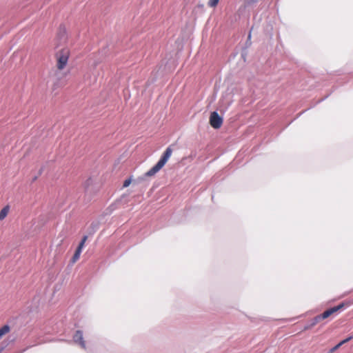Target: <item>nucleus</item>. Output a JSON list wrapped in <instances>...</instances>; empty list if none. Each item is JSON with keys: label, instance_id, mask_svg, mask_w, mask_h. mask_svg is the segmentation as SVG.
<instances>
[{"label": "nucleus", "instance_id": "20e7f679", "mask_svg": "<svg viewBox=\"0 0 353 353\" xmlns=\"http://www.w3.org/2000/svg\"><path fill=\"white\" fill-rule=\"evenodd\" d=\"M352 304L350 301L343 302L340 303L339 305L334 306L333 307H331L325 312H323L322 314H319L322 321L330 317L333 314L337 313L338 312L343 310L345 307H349Z\"/></svg>", "mask_w": 353, "mask_h": 353}, {"label": "nucleus", "instance_id": "f8f14e48", "mask_svg": "<svg viewBox=\"0 0 353 353\" xmlns=\"http://www.w3.org/2000/svg\"><path fill=\"white\" fill-rule=\"evenodd\" d=\"M219 2V0H209L208 5L211 8H215Z\"/></svg>", "mask_w": 353, "mask_h": 353}, {"label": "nucleus", "instance_id": "9d476101", "mask_svg": "<svg viewBox=\"0 0 353 353\" xmlns=\"http://www.w3.org/2000/svg\"><path fill=\"white\" fill-rule=\"evenodd\" d=\"M9 210H10V208H9L8 205L5 206L4 208H3L1 210V211H0V221L4 219L7 216V215H8V214L9 212Z\"/></svg>", "mask_w": 353, "mask_h": 353}, {"label": "nucleus", "instance_id": "f257e3e1", "mask_svg": "<svg viewBox=\"0 0 353 353\" xmlns=\"http://www.w3.org/2000/svg\"><path fill=\"white\" fill-rule=\"evenodd\" d=\"M70 56V50L68 48L64 47L54 54L56 67L59 70H63L68 65Z\"/></svg>", "mask_w": 353, "mask_h": 353}, {"label": "nucleus", "instance_id": "f03ea898", "mask_svg": "<svg viewBox=\"0 0 353 353\" xmlns=\"http://www.w3.org/2000/svg\"><path fill=\"white\" fill-rule=\"evenodd\" d=\"M172 153V150L168 147L164 152L158 163L147 172H145V175L146 176L150 177L156 174V173H157L167 163L168 160L171 157Z\"/></svg>", "mask_w": 353, "mask_h": 353}, {"label": "nucleus", "instance_id": "9b49d317", "mask_svg": "<svg viewBox=\"0 0 353 353\" xmlns=\"http://www.w3.org/2000/svg\"><path fill=\"white\" fill-rule=\"evenodd\" d=\"M352 339V337H348L344 340H343L342 341H341L339 343H338L336 345H335L334 347H333L330 350V353H332L334 352V351H336V350H338L342 345L345 344V343L348 342L350 339Z\"/></svg>", "mask_w": 353, "mask_h": 353}, {"label": "nucleus", "instance_id": "4468645a", "mask_svg": "<svg viewBox=\"0 0 353 353\" xmlns=\"http://www.w3.org/2000/svg\"><path fill=\"white\" fill-rule=\"evenodd\" d=\"M3 350V347H0V353H1Z\"/></svg>", "mask_w": 353, "mask_h": 353}, {"label": "nucleus", "instance_id": "423d86ee", "mask_svg": "<svg viewBox=\"0 0 353 353\" xmlns=\"http://www.w3.org/2000/svg\"><path fill=\"white\" fill-rule=\"evenodd\" d=\"M86 240H87V236H83V238L82 239L80 243L79 244V245H78V247L71 259L72 263H74L79 260Z\"/></svg>", "mask_w": 353, "mask_h": 353}, {"label": "nucleus", "instance_id": "ddd939ff", "mask_svg": "<svg viewBox=\"0 0 353 353\" xmlns=\"http://www.w3.org/2000/svg\"><path fill=\"white\" fill-rule=\"evenodd\" d=\"M131 183V179H127L124 181L123 182V188H127L130 185V184Z\"/></svg>", "mask_w": 353, "mask_h": 353}, {"label": "nucleus", "instance_id": "7ed1b4c3", "mask_svg": "<svg viewBox=\"0 0 353 353\" xmlns=\"http://www.w3.org/2000/svg\"><path fill=\"white\" fill-rule=\"evenodd\" d=\"M172 153V150L168 147L164 152L158 163L147 172H145V175L146 176L150 177L156 174V173H157L167 163L168 160L171 157Z\"/></svg>", "mask_w": 353, "mask_h": 353}, {"label": "nucleus", "instance_id": "0eeeda50", "mask_svg": "<svg viewBox=\"0 0 353 353\" xmlns=\"http://www.w3.org/2000/svg\"><path fill=\"white\" fill-rule=\"evenodd\" d=\"M74 341L78 343L83 349L85 348V342L83 340V332L81 330H77L74 335Z\"/></svg>", "mask_w": 353, "mask_h": 353}, {"label": "nucleus", "instance_id": "6e6552de", "mask_svg": "<svg viewBox=\"0 0 353 353\" xmlns=\"http://www.w3.org/2000/svg\"><path fill=\"white\" fill-rule=\"evenodd\" d=\"M322 321V319L320 316V315H317L315 317H314L309 325H307L304 327L303 330H307L311 328H312L314 326H315L316 324Z\"/></svg>", "mask_w": 353, "mask_h": 353}, {"label": "nucleus", "instance_id": "1a4fd4ad", "mask_svg": "<svg viewBox=\"0 0 353 353\" xmlns=\"http://www.w3.org/2000/svg\"><path fill=\"white\" fill-rule=\"evenodd\" d=\"M10 332V327L8 325H4L0 328V340Z\"/></svg>", "mask_w": 353, "mask_h": 353}, {"label": "nucleus", "instance_id": "39448f33", "mask_svg": "<svg viewBox=\"0 0 353 353\" xmlns=\"http://www.w3.org/2000/svg\"><path fill=\"white\" fill-rule=\"evenodd\" d=\"M210 123L214 129H219L222 125L223 119L216 112H212L210 117Z\"/></svg>", "mask_w": 353, "mask_h": 353}]
</instances>
